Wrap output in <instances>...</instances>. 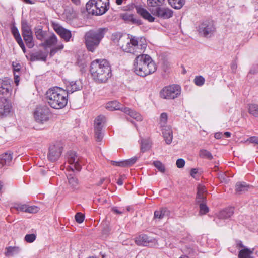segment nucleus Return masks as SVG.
Segmentation results:
<instances>
[{"instance_id":"1","label":"nucleus","mask_w":258,"mask_h":258,"mask_svg":"<svg viewBox=\"0 0 258 258\" xmlns=\"http://www.w3.org/2000/svg\"><path fill=\"white\" fill-rule=\"evenodd\" d=\"M90 71L93 80L97 83H105L111 76L110 66L105 59L93 61L91 64Z\"/></svg>"},{"instance_id":"2","label":"nucleus","mask_w":258,"mask_h":258,"mask_svg":"<svg viewBox=\"0 0 258 258\" xmlns=\"http://www.w3.org/2000/svg\"><path fill=\"white\" fill-rule=\"evenodd\" d=\"M146 47V39L143 37L127 35L120 40V48L126 52L133 54L142 53Z\"/></svg>"},{"instance_id":"3","label":"nucleus","mask_w":258,"mask_h":258,"mask_svg":"<svg viewBox=\"0 0 258 258\" xmlns=\"http://www.w3.org/2000/svg\"><path fill=\"white\" fill-rule=\"evenodd\" d=\"M134 72L138 76L145 77L155 72L157 69L155 62L147 54L137 56L135 60Z\"/></svg>"},{"instance_id":"4","label":"nucleus","mask_w":258,"mask_h":258,"mask_svg":"<svg viewBox=\"0 0 258 258\" xmlns=\"http://www.w3.org/2000/svg\"><path fill=\"white\" fill-rule=\"evenodd\" d=\"M46 98L48 104L56 109L63 108L68 103L67 92L58 87L50 88L46 93Z\"/></svg>"},{"instance_id":"5","label":"nucleus","mask_w":258,"mask_h":258,"mask_svg":"<svg viewBox=\"0 0 258 258\" xmlns=\"http://www.w3.org/2000/svg\"><path fill=\"white\" fill-rule=\"evenodd\" d=\"M106 28L92 30L86 32L84 36L85 43L88 51L94 52L99 46L106 32Z\"/></svg>"},{"instance_id":"6","label":"nucleus","mask_w":258,"mask_h":258,"mask_svg":"<svg viewBox=\"0 0 258 258\" xmlns=\"http://www.w3.org/2000/svg\"><path fill=\"white\" fill-rule=\"evenodd\" d=\"M88 13L95 15H101L109 9V0H90L86 5Z\"/></svg>"},{"instance_id":"7","label":"nucleus","mask_w":258,"mask_h":258,"mask_svg":"<svg viewBox=\"0 0 258 258\" xmlns=\"http://www.w3.org/2000/svg\"><path fill=\"white\" fill-rule=\"evenodd\" d=\"M105 107L109 111L120 110L138 121H141L143 120V117L140 114L130 108L124 107L117 101L108 102L106 104Z\"/></svg>"},{"instance_id":"8","label":"nucleus","mask_w":258,"mask_h":258,"mask_svg":"<svg viewBox=\"0 0 258 258\" xmlns=\"http://www.w3.org/2000/svg\"><path fill=\"white\" fill-rule=\"evenodd\" d=\"M181 87L178 85H172L163 88L160 92L161 98L166 99H174L181 94Z\"/></svg>"},{"instance_id":"9","label":"nucleus","mask_w":258,"mask_h":258,"mask_svg":"<svg viewBox=\"0 0 258 258\" xmlns=\"http://www.w3.org/2000/svg\"><path fill=\"white\" fill-rule=\"evenodd\" d=\"M49 115V109L47 106L38 107L36 108L34 112V117L35 121L42 124L48 121Z\"/></svg>"},{"instance_id":"10","label":"nucleus","mask_w":258,"mask_h":258,"mask_svg":"<svg viewBox=\"0 0 258 258\" xmlns=\"http://www.w3.org/2000/svg\"><path fill=\"white\" fill-rule=\"evenodd\" d=\"M22 33L27 46L32 48L34 45L32 32L30 26L25 21H22Z\"/></svg>"},{"instance_id":"11","label":"nucleus","mask_w":258,"mask_h":258,"mask_svg":"<svg viewBox=\"0 0 258 258\" xmlns=\"http://www.w3.org/2000/svg\"><path fill=\"white\" fill-rule=\"evenodd\" d=\"M66 158L70 165L68 168L72 171H79L81 169V165L79 163V159L76 153L74 151H69L66 155Z\"/></svg>"},{"instance_id":"12","label":"nucleus","mask_w":258,"mask_h":258,"mask_svg":"<svg viewBox=\"0 0 258 258\" xmlns=\"http://www.w3.org/2000/svg\"><path fill=\"white\" fill-rule=\"evenodd\" d=\"M11 82L10 79L7 78L0 81V98L3 100L7 99L11 95L12 90Z\"/></svg>"},{"instance_id":"13","label":"nucleus","mask_w":258,"mask_h":258,"mask_svg":"<svg viewBox=\"0 0 258 258\" xmlns=\"http://www.w3.org/2000/svg\"><path fill=\"white\" fill-rule=\"evenodd\" d=\"M215 27L212 22H205L199 27V33L204 37H211L215 31Z\"/></svg>"},{"instance_id":"14","label":"nucleus","mask_w":258,"mask_h":258,"mask_svg":"<svg viewBox=\"0 0 258 258\" xmlns=\"http://www.w3.org/2000/svg\"><path fill=\"white\" fill-rule=\"evenodd\" d=\"M53 28L54 31L57 33L60 37L62 38L66 42L70 41L72 37L71 31L65 29L58 24L53 23Z\"/></svg>"},{"instance_id":"15","label":"nucleus","mask_w":258,"mask_h":258,"mask_svg":"<svg viewBox=\"0 0 258 258\" xmlns=\"http://www.w3.org/2000/svg\"><path fill=\"white\" fill-rule=\"evenodd\" d=\"M152 14L160 18L167 19L172 17L173 11L169 8L160 7H157Z\"/></svg>"},{"instance_id":"16","label":"nucleus","mask_w":258,"mask_h":258,"mask_svg":"<svg viewBox=\"0 0 258 258\" xmlns=\"http://www.w3.org/2000/svg\"><path fill=\"white\" fill-rule=\"evenodd\" d=\"M62 148L59 144L51 145L48 154V158L51 161H55L60 156Z\"/></svg>"},{"instance_id":"17","label":"nucleus","mask_w":258,"mask_h":258,"mask_svg":"<svg viewBox=\"0 0 258 258\" xmlns=\"http://www.w3.org/2000/svg\"><path fill=\"white\" fill-rule=\"evenodd\" d=\"M66 90L67 94L80 90L82 88V83L80 80L75 81H67L66 82Z\"/></svg>"},{"instance_id":"18","label":"nucleus","mask_w":258,"mask_h":258,"mask_svg":"<svg viewBox=\"0 0 258 258\" xmlns=\"http://www.w3.org/2000/svg\"><path fill=\"white\" fill-rule=\"evenodd\" d=\"M13 155L11 152H7L0 155V168L10 166L12 163Z\"/></svg>"},{"instance_id":"19","label":"nucleus","mask_w":258,"mask_h":258,"mask_svg":"<svg viewBox=\"0 0 258 258\" xmlns=\"http://www.w3.org/2000/svg\"><path fill=\"white\" fill-rule=\"evenodd\" d=\"M206 194L207 190L205 186L199 185L197 188V203L205 202L206 198Z\"/></svg>"},{"instance_id":"20","label":"nucleus","mask_w":258,"mask_h":258,"mask_svg":"<svg viewBox=\"0 0 258 258\" xmlns=\"http://www.w3.org/2000/svg\"><path fill=\"white\" fill-rule=\"evenodd\" d=\"M11 106L7 99L0 102V118L7 116L11 111Z\"/></svg>"},{"instance_id":"21","label":"nucleus","mask_w":258,"mask_h":258,"mask_svg":"<svg viewBox=\"0 0 258 258\" xmlns=\"http://www.w3.org/2000/svg\"><path fill=\"white\" fill-rule=\"evenodd\" d=\"M162 134L163 138L167 144H170L173 139V132L171 128L169 126H165L162 128Z\"/></svg>"},{"instance_id":"22","label":"nucleus","mask_w":258,"mask_h":258,"mask_svg":"<svg viewBox=\"0 0 258 258\" xmlns=\"http://www.w3.org/2000/svg\"><path fill=\"white\" fill-rule=\"evenodd\" d=\"M136 241L137 244L145 246H151L154 243L153 240L146 235H142L139 236Z\"/></svg>"},{"instance_id":"23","label":"nucleus","mask_w":258,"mask_h":258,"mask_svg":"<svg viewBox=\"0 0 258 258\" xmlns=\"http://www.w3.org/2000/svg\"><path fill=\"white\" fill-rule=\"evenodd\" d=\"M138 13L143 18L148 20L150 22H153L155 21V18L145 9L139 8L137 9Z\"/></svg>"},{"instance_id":"24","label":"nucleus","mask_w":258,"mask_h":258,"mask_svg":"<svg viewBox=\"0 0 258 258\" xmlns=\"http://www.w3.org/2000/svg\"><path fill=\"white\" fill-rule=\"evenodd\" d=\"M69 187L73 190H77L79 188V182L78 179L71 174L68 175Z\"/></svg>"},{"instance_id":"25","label":"nucleus","mask_w":258,"mask_h":258,"mask_svg":"<svg viewBox=\"0 0 258 258\" xmlns=\"http://www.w3.org/2000/svg\"><path fill=\"white\" fill-rule=\"evenodd\" d=\"M58 39L56 36L53 34L48 38H47L41 45L44 47H51L56 45L57 43Z\"/></svg>"},{"instance_id":"26","label":"nucleus","mask_w":258,"mask_h":258,"mask_svg":"<svg viewBox=\"0 0 258 258\" xmlns=\"http://www.w3.org/2000/svg\"><path fill=\"white\" fill-rule=\"evenodd\" d=\"M249 185L245 182H237L235 185V190L236 193L242 194L248 191Z\"/></svg>"},{"instance_id":"27","label":"nucleus","mask_w":258,"mask_h":258,"mask_svg":"<svg viewBox=\"0 0 258 258\" xmlns=\"http://www.w3.org/2000/svg\"><path fill=\"white\" fill-rule=\"evenodd\" d=\"M233 213L234 208L230 207L221 211L218 216L219 219H225L230 217Z\"/></svg>"},{"instance_id":"28","label":"nucleus","mask_w":258,"mask_h":258,"mask_svg":"<svg viewBox=\"0 0 258 258\" xmlns=\"http://www.w3.org/2000/svg\"><path fill=\"white\" fill-rule=\"evenodd\" d=\"M169 211L166 208H161L154 212V218L161 220L166 216H168Z\"/></svg>"},{"instance_id":"29","label":"nucleus","mask_w":258,"mask_h":258,"mask_svg":"<svg viewBox=\"0 0 258 258\" xmlns=\"http://www.w3.org/2000/svg\"><path fill=\"white\" fill-rule=\"evenodd\" d=\"M105 121V116L103 115L97 116L94 121V130L102 129Z\"/></svg>"},{"instance_id":"30","label":"nucleus","mask_w":258,"mask_h":258,"mask_svg":"<svg viewBox=\"0 0 258 258\" xmlns=\"http://www.w3.org/2000/svg\"><path fill=\"white\" fill-rule=\"evenodd\" d=\"M253 249L243 248L239 251L238 257L252 258L251 255L253 254Z\"/></svg>"},{"instance_id":"31","label":"nucleus","mask_w":258,"mask_h":258,"mask_svg":"<svg viewBox=\"0 0 258 258\" xmlns=\"http://www.w3.org/2000/svg\"><path fill=\"white\" fill-rule=\"evenodd\" d=\"M170 6L175 9H181L185 4V0H168Z\"/></svg>"},{"instance_id":"32","label":"nucleus","mask_w":258,"mask_h":258,"mask_svg":"<svg viewBox=\"0 0 258 258\" xmlns=\"http://www.w3.org/2000/svg\"><path fill=\"white\" fill-rule=\"evenodd\" d=\"M151 147V142L149 139H142L141 140V150L143 152H145Z\"/></svg>"},{"instance_id":"33","label":"nucleus","mask_w":258,"mask_h":258,"mask_svg":"<svg viewBox=\"0 0 258 258\" xmlns=\"http://www.w3.org/2000/svg\"><path fill=\"white\" fill-rule=\"evenodd\" d=\"M166 0H147V5L149 7H160L165 3Z\"/></svg>"},{"instance_id":"34","label":"nucleus","mask_w":258,"mask_h":258,"mask_svg":"<svg viewBox=\"0 0 258 258\" xmlns=\"http://www.w3.org/2000/svg\"><path fill=\"white\" fill-rule=\"evenodd\" d=\"M5 255L7 256H13L19 252V248L17 247H9L7 248Z\"/></svg>"},{"instance_id":"35","label":"nucleus","mask_w":258,"mask_h":258,"mask_svg":"<svg viewBox=\"0 0 258 258\" xmlns=\"http://www.w3.org/2000/svg\"><path fill=\"white\" fill-rule=\"evenodd\" d=\"M248 111L250 114L255 117H258V104H249L248 106Z\"/></svg>"},{"instance_id":"36","label":"nucleus","mask_w":258,"mask_h":258,"mask_svg":"<svg viewBox=\"0 0 258 258\" xmlns=\"http://www.w3.org/2000/svg\"><path fill=\"white\" fill-rule=\"evenodd\" d=\"M126 36H122L119 33H114L111 36V40L114 43L117 44V45L120 47V40L123 37H126Z\"/></svg>"},{"instance_id":"37","label":"nucleus","mask_w":258,"mask_h":258,"mask_svg":"<svg viewBox=\"0 0 258 258\" xmlns=\"http://www.w3.org/2000/svg\"><path fill=\"white\" fill-rule=\"evenodd\" d=\"M199 156L201 158L208 159L209 160H211L213 158V156L211 153L205 149H201L200 150Z\"/></svg>"},{"instance_id":"38","label":"nucleus","mask_w":258,"mask_h":258,"mask_svg":"<svg viewBox=\"0 0 258 258\" xmlns=\"http://www.w3.org/2000/svg\"><path fill=\"white\" fill-rule=\"evenodd\" d=\"M35 33L37 38L40 40H43L46 35V32L41 28L36 29Z\"/></svg>"},{"instance_id":"39","label":"nucleus","mask_w":258,"mask_h":258,"mask_svg":"<svg viewBox=\"0 0 258 258\" xmlns=\"http://www.w3.org/2000/svg\"><path fill=\"white\" fill-rule=\"evenodd\" d=\"M168 119L167 114L165 112L161 113L160 116V124L162 128L166 126L165 125L167 123Z\"/></svg>"},{"instance_id":"40","label":"nucleus","mask_w":258,"mask_h":258,"mask_svg":"<svg viewBox=\"0 0 258 258\" xmlns=\"http://www.w3.org/2000/svg\"><path fill=\"white\" fill-rule=\"evenodd\" d=\"M47 55L43 52L40 51L34 54L33 57L37 60L45 61Z\"/></svg>"},{"instance_id":"41","label":"nucleus","mask_w":258,"mask_h":258,"mask_svg":"<svg viewBox=\"0 0 258 258\" xmlns=\"http://www.w3.org/2000/svg\"><path fill=\"white\" fill-rule=\"evenodd\" d=\"M39 210V208L36 206H29L27 205L26 212L27 213L34 214L38 212Z\"/></svg>"},{"instance_id":"42","label":"nucleus","mask_w":258,"mask_h":258,"mask_svg":"<svg viewBox=\"0 0 258 258\" xmlns=\"http://www.w3.org/2000/svg\"><path fill=\"white\" fill-rule=\"evenodd\" d=\"M138 157L137 156H134L129 159L123 161L124 166L127 167L133 165L137 161Z\"/></svg>"},{"instance_id":"43","label":"nucleus","mask_w":258,"mask_h":258,"mask_svg":"<svg viewBox=\"0 0 258 258\" xmlns=\"http://www.w3.org/2000/svg\"><path fill=\"white\" fill-rule=\"evenodd\" d=\"M155 167L161 172L164 173L165 171L164 165L159 161H156L153 162Z\"/></svg>"},{"instance_id":"44","label":"nucleus","mask_w":258,"mask_h":258,"mask_svg":"<svg viewBox=\"0 0 258 258\" xmlns=\"http://www.w3.org/2000/svg\"><path fill=\"white\" fill-rule=\"evenodd\" d=\"M11 32L17 41L22 39L18 29L15 26L12 27Z\"/></svg>"},{"instance_id":"45","label":"nucleus","mask_w":258,"mask_h":258,"mask_svg":"<svg viewBox=\"0 0 258 258\" xmlns=\"http://www.w3.org/2000/svg\"><path fill=\"white\" fill-rule=\"evenodd\" d=\"M200 206V213L201 214H205L209 211V208L205 204V202L198 203Z\"/></svg>"},{"instance_id":"46","label":"nucleus","mask_w":258,"mask_h":258,"mask_svg":"<svg viewBox=\"0 0 258 258\" xmlns=\"http://www.w3.org/2000/svg\"><path fill=\"white\" fill-rule=\"evenodd\" d=\"M95 131V137L98 142H100L103 138V134L102 129L94 130Z\"/></svg>"},{"instance_id":"47","label":"nucleus","mask_w":258,"mask_h":258,"mask_svg":"<svg viewBox=\"0 0 258 258\" xmlns=\"http://www.w3.org/2000/svg\"><path fill=\"white\" fill-rule=\"evenodd\" d=\"M64 47L63 44L60 42L57 44L56 47L53 49H52L50 51V55H53L57 51L62 50Z\"/></svg>"},{"instance_id":"48","label":"nucleus","mask_w":258,"mask_h":258,"mask_svg":"<svg viewBox=\"0 0 258 258\" xmlns=\"http://www.w3.org/2000/svg\"><path fill=\"white\" fill-rule=\"evenodd\" d=\"M36 236L34 234H27L25 236V240L28 243H32L36 239Z\"/></svg>"},{"instance_id":"49","label":"nucleus","mask_w":258,"mask_h":258,"mask_svg":"<svg viewBox=\"0 0 258 258\" xmlns=\"http://www.w3.org/2000/svg\"><path fill=\"white\" fill-rule=\"evenodd\" d=\"M195 83L199 86H202L205 82V79L202 76L196 77L194 80Z\"/></svg>"},{"instance_id":"50","label":"nucleus","mask_w":258,"mask_h":258,"mask_svg":"<svg viewBox=\"0 0 258 258\" xmlns=\"http://www.w3.org/2000/svg\"><path fill=\"white\" fill-rule=\"evenodd\" d=\"M26 204H22L20 203H16L15 204L14 208L16 209L17 211L26 212Z\"/></svg>"},{"instance_id":"51","label":"nucleus","mask_w":258,"mask_h":258,"mask_svg":"<svg viewBox=\"0 0 258 258\" xmlns=\"http://www.w3.org/2000/svg\"><path fill=\"white\" fill-rule=\"evenodd\" d=\"M122 18L123 20L127 21H132L134 22L135 19L134 18V16L132 14H128V13H125L122 15Z\"/></svg>"},{"instance_id":"52","label":"nucleus","mask_w":258,"mask_h":258,"mask_svg":"<svg viewBox=\"0 0 258 258\" xmlns=\"http://www.w3.org/2000/svg\"><path fill=\"white\" fill-rule=\"evenodd\" d=\"M75 219L78 223H81L84 220V216L81 213H78L75 215Z\"/></svg>"},{"instance_id":"53","label":"nucleus","mask_w":258,"mask_h":258,"mask_svg":"<svg viewBox=\"0 0 258 258\" xmlns=\"http://www.w3.org/2000/svg\"><path fill=\"white\" fill-rule=\"evenodd\" d=\"M176 164L178 168H182L185 165V161L183 159H178L176 161Z\"/></svg>"},{"instance_id":"54","label":"nucleus","mask_w":258,"mask_h":258,"mask_svg":"<svg viewBox=\"0 0 258 258\" xmlns=\"http://www.w3.org/2000/svg\"><path fill=\"white\" fill-rule=\"evenodd\" d=\"M14 81L16 85H18L19 82L20 73L18 72H14Z\"/></svg>"},{"instance_id":"55","label":"nucleus","mask_w":258,"mask_h":258,"mask_svg":"<svg viewBox=\"0 0 258 258\" xmlns=\"http://www.w3.org/2000/svg\"><path fill=\"white\" fill-rule=\"evenodd\" d=\"M13 68V72H19L20 69H21V66L20 64L16 63V62H13L12 63Z\"/></svg>"},{"instance_id":"56","label":"nucleus","mask_w":258,"mask_h":258,"mask_svg":"<svg viewBox=\"0 0 258 258\" xmlns=\"http://www.w3.org/2000/svg\"><path fill=\"white\" fill-rule=\"evenodd\" d=\"M112 211L116 214H121L124 212L123 209L122 210H119L116 207H112Z\"/></svg>"},{"instance_id":"57","label":"nucleus","mask_w":258,"mask_h":258,"mask_svg":"<svg viewBox=\"0 0 258 258\" xmlns=\"http://www.w3.org/2000/svg\"><path fill=\"white\" fill-rule=\"evenodd\" d=\"M111 162H112V165H113L120 166V167H124L123 161H119V162L112 161Z\"/></svg>"},{"instance_id":"58","label":"nucleus","mask_w":258,"mask_h":258,"mask_svg":"<svg viewBox=\"0 0 258 258\" xmlns=\"http://www.w3.org/2000/svg\"><path fill=\"white\" fill-rule=\"evenodd\" d=\"M248 141L251 143H254L258 144V137H251L248 139Z\"/></svg>"},{"instance_id":"59","label":"nucleus","mask_w":258,"mask_h":258,"mask_svg":"<svg viewBox=\"0 0 258 258\" xmlns=\"http://www.w3.org/2000/svg\"><path fill=\"white\" fill-rule=\"evenodd\" d=\"M17 42L18 43V44L19 45V46L21 47L22 49L23 50V52L25 53L26 51V49H25V47L24 44L23 43V42L22 39L17 41Z\"/></svg>"},{"instance_id":"60","label":"nucleus","mask_w":258,"mask_h":258,"mask_svg":"<svg viewBox=\"0 0 258 258\" xmlns=\"http://www.w3.org/2000/svg\"><path fill=\"white\" fill-rule=\"evenodd\" d=\"M123 176H121V177L118 179L117 183L119 185H122L123 184Z\"/></svg>"},{"instance_id":"61","label":"nucleus","mask_w":258,"mask_h":258,"mask_svg":"<svg viewBox=\"0 0 258 258\" xmlns=\"http://www.w3.org/2000/svg\"><path fill=\"white\" fill-rule=\"evenodd\" d=\"M197 172H198L197 169H196L195 168L192 169L190 171V175L192 177H195V175L197 173Z\"/></svg>"},{"instance_id":"62","label":"nucleus","mask_w":258,"mask_h":258,"mask_svg":"<svg viewBox=\"0 0 258 258\" xmlns=\"http://www.w3.org/2000/svg\"><path fill=\"white\" fill-rule=\"evenodd\" d=\"M222 133L217 132L215 134L214 137L216 139H219L222 137Z\"/></svg>"},{"instance_id":"63","label":"nucleus","mask_w":258,"mask_h":258,"mask_svg":"<svg viewBox=\"0 0 258 258\" xmlns=\"http://www.w3.org/2000/svg\"><path fill=\"white\" fill-rule=\"evenodd\" d=\"M72 2L74 3L75 5H78L80 4V0H71Z\"/></svg>"},{"instance_id":"64","label":"nucleus","mask_w":258,"mask_h":258,"mask_svg":"<svg viewBox=\"0 0 258 258\" xmlns=\"http://www.w3.org/2000/svg\"><path fill=\"white\" fill-rule=\"evenodd\" d=\"M224 135L226 137H230L231 136V133L229 132H225Z\"/></svg>"}]
</instances>
